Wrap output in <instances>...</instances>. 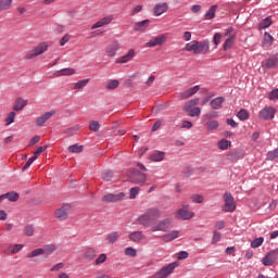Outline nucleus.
I'll use <instances>...</instances> for the list:
<instances>
[{"label": "nucleus", "instance_id": "obj_6", "mask_svg": "<svg viewBox=\"0 0 278 278\" xmlns=\"http://www.w3.org/2000/svg\"><path fill=\"white\" fill-rule=\"evenodd\" d=\"M48 49H49V45H47V42H41L26 53L25 60H34V58H38V55H42V53H45V51H47Z\"/></svg>", "mask_w": 278, "mask_h": 278}, {"label": "nucleus", "instance_id": "obj_61", "mask_svg": "<svg viewBox=\"0 0 278 278\" xmlns=\"http://www.w3.org/2000/svg\"><path fill=\"white\" fill-rule=\"evenodd\" d=\"M68 40H71V35H68V34L64 35L60 41L61 47H64V45H66V42H68Z\"/></svg>", "mask_w": 278, "mask_h": 278}, {"label": "nucleus", "instance_id": "obj_34", "mask_svg": "<svg viewBox=\"0 0 278 278\" xmlns=\"http://www.w3.org/2000/svg\"><path fill=\"white\" fill-rule=\"evenodd\" d=\"M231 147V142L227 139H223L218 142V149L222 151H227Z\"/></svg>", "mask_w": 278, "mask_h": 278}, {"label": "nucleus", "instance_id": "obj_23", "mask_svg": "<svg viewBox=\"0 0 278 278\" xmlns=\"http://www.w3.org/2000/svg\"><path fill=\"white\" fill-rule=\"evenodd\" d=\"M43 251V255L45 257H49V255H53V253H55V251H58V245L51 243V244H47L42 248Z\"/></svg>", "mask_w": 278, "mask_h": 278}, {"label": "nucleus", "instance_id": "obj_46", "mask_svg": "<svg viewBox=\"0 0 278 278\" xmlns=\"http://www.w3.org/2000/svg\"><path fill=\"white\" fill-rule=\"evenodd\" d=\"M140 192V187H132L129 190V199H136Z\"/></svg>", "mask_w": 278, "mask_h": 278}, {"label": "nucleus", "instance_id": "obj_57", "mask_svg": "<svg viewBox=\"0 0 278 278\" xmlns=\"http://www.w3.org/2000/svg\"><path fill=\"white\" fill-rule=\"evenodd\" d=\"M77 131H79V127L75 126L72 128H68L67 130H65V134H67V136H75V134H77Z\"/></svg>", "mask_w": 278, "mask_h": 278}, {"label": "nucleus", "instance_id": "obj_35", "mask_svg": "<svg viewBox=\"0 0 278 278\" xmlns=\"http://www.w3.org/2000/svg\"><path fill=\"white\" fill-rule=\"evenodd\" d=\"M40 255H45V250H42V248L35 249L33 252L27 254V257H38Z\"/></svg>", "mask_w": 278, "mask_h": 278}, {"label": "nucleus", "instance_id": "obj_10", "mask_svg": "<svg viewBox=\"0 0 278 278\" xmlns=\"http://www.w3.org/2000/svg\"><path fill=\"white\" fill-rule=\"evenodd\" d=\"M68 212H71V204L66 203L55 211L54 216L59 220H66L68 218Z\"/></svg>", "mask_w": 278, "mask_h": 278}, {"label": "nucleus", "instance_id": "obj_22", "mask_svg": "<svg viewBox=\"0 0 278 278\" xmlns=\"http://www.w3.org/2000/svg\"><path fill=\"white\" fill-rule=\"evenodd\" d=\"M262 65L265 68H277L278 65V58L277 56H270L265 62L262 63Z\"/></svg>", "mask_w": 278, "mask_h": 278}, {"label": "nucleus", "instance_id": "obj_58", "mask_svg": "<svg viewBox=\"0 0 278 278\" xmlns=\"http://www.w3.org/2000/svg\"><path fill=\"white\" fill-rule=\"evenodd\" d=\"M220 238H222L220 232L214 231L213 232V239H212L213 244H216V242H220Z\"/></svg>", "mask_w": 278, "mask_h": 278}, {"label": "nucleus", "instance_id": "obj_19", "mask_svg": "<svg viewBox=\"0 0 278 278\" xmlns=\"http://www.w3.org/2000/svg\"><path fill=\"white\" fill-rule=\"evenodd\" d=\"M54 114H55V111H50L39 116L36 121L37 127H42V125H45V123H47L49 118H51Z\"/></svg>", "mask_w": 278, "mask_h": 278}, {"label": "nucleus", "instance_id": "obj_54", "mask_svg": "<svg viewBox=\"0 0 278 278\" xmlns=\"http://www.w3.org/2000/svg\"><path fill=\"white\" fill-rule=\"evenodd\" d=\"M16 117V113L15 112H11L5 122H7V125H12V123H14V118Z\"/></svg>", "mask_w": 278, "mask_h": 278}, {"label": "nucleus", "instance_id": "obj_50", "mask_svg": "<svg viewBox=\"0 0 278 278\" xmlns=\"http://www.w3.org/2000/svg\"><path fill=\"white\" fill-rule=\"evenodd\" d=\"M119 85L118 80H110L106 85L108 90H116V87Z\"/></svg>", "mask_w": 278, "mask_h": 278}, {"label": "nucleus", "instance_id": "obj_30", "mask_svg": "<svg viewBox=\"0 0 278 278\" xmlns=\"http://www.w3.org/2000/svg\"><path fill=\"white\" fill-rule=\"evenodd\" d=\"M56 77H62V76H68V75H75V68L66 67L63 70H60L55 73Z\"/></svg>", "mask_w": 278, "mask_h": 278}, {"label": "nucleus", "instance_id": "obj_25", "mask_svg": "<svg viewBox=\"0 0 278 278\" xmlns=\"http://www.w3.org/2000/svg\"><path fill=\"white\" fill-rule=\"evenodd\" d=\"M131 242H142L144 240V235L142 231H134L128 236Z\"/></svg>", "mask_w": 278, "mask_h": 278}, {"label": "nucleus", "instance_id": "obj_33", "mask_svg": "<svg viewBox=\"0 0 278 278\" xmlns=\"http://www.w3.org/2000/svg\"><path fill=\"white\" fill-rule=\"evenodd\" d=\"M233 40H236V36H233V35L226 39V41L223 45L224 51H229V49H231V47H233Z\"/></svg>", "mask_w": 278, "mask_h": 278}, {"label": "nucleus", "instance_id": "obj_48", "mask_svg": "<svg viewBox=\"0 0 278 278\" xmlns=\"http://www.w3.org/2000/svg\"><path fill=\"white\" fill-rule=\"evenodd\" d=\"M192 203H203L205 201V198L201 194H193L191 195Z\"/></svg>", "mask_w": 278, "mask_h": 278}, {"label": "nucleus", "instance_id": "obj_32", "mask_svg": "<svg viewBox=\"0 0 278 278\" xmlns=\"http://www.w3.org/2000/svg\"><path fill=\"white\" fill-rule=\"evenodd\" d=\"M149 20H143L141 22L136 23L135 31H144L147 27H149Z\"/></svg>", "mask_w": 278, "mask_h": 278}, {"label": "nucleus", "instance_id": "obj_16", "mask_svg": "<svg viewBox=\"0 0 278 278\" xmlns=\"http://www.w3.org/2000/svg\"><path fill=\"white\" fill-rule=\"evenodd\" d=\"M184 112H186L187 116H191L192 118H194V116H201V108L199 106L186 105Z\"/></svg>", "mask_w": 278, "mask_h": 278}, {"label": "nucleus", "instance_id": "obj_21", "mask_svg": "<svg viewBox=\"0 0 278 278\" xmlns=\"http://www.w3.org/2000/svg\"><path fill=\"white\" fill-rule=\"evenodd\" d=\"M154 15L155 16H162V14H164V12L168 11V3L163 2V3H157L154 5Z\"/></svg>", "mask_w": 278, "mask_h": 278}, {"label": "nucleus", "instance_id": "obj_59", "mask_svg": "<svg viewBox=\"0 0 278 278\" xmlns=\"http://www.w3.org/2000/svg\"><path fill=\"white\" fill-rule=\"evenodd\" d=\"M193 124L190 121H182L181 129H192Z\"/></svg>", "mask_w": 278, "mask_h": 278}, {"label": "nucleus", "instance_id": "obj_42", "mask_svg": "<svg viewBox=\"0 0 278 278\" xmlns=\"http://www.w3.org/2000/svg\"><path fill=\"white\" fill-rule=\"evenodd\" d=\"M108 261V254L102 253L99 255V257L96 258L94 264L96 266H101V264H104V262Z\"/></svg>", "mask_w": 278, "mask_h": 278}, {"label": "nucleus", "instance_id": "obj_37", "mask_svg": "<svg viewBox=\"0 0 278 278\" xmlns=\"http://www.w3.org/2000/svg\"><path fill=\"white\" fill-rule=\"evenodd\" d=\"M207 131H215V129H218V121L213 119L206 123Z\"/></svg>", "mask_w": 278, "mask_h": 278}, {"label": "nucleus", "instance_id": "obj_24", "mask_svg": "<svg viewBox=\"0 0 278 278\" xmlns=\"http://www.w3.org/2000/svg\"><path fill=\"white\" fill-rule=\"evenodd\" d=\"M166 157V152L155 151L150 155L151 162H163Z\"/></svg>", "mask_w": 278, "mask_h": 278}, {"label": "nucleus", "instance_id": "obj_11", "mask_svg": "<svg viewBox=\"0 0 278 278\" xmlns=\"http://www.w3.org/2000/svg\"><path fill=\"white\" fill-rule=\"evenodd\" d=\"M278 249L270 251L266 254L265 257L262 258V263L264 266H273L275 262H277Z\"/></svg>", "mask_w": 278, "mask_h": 278}, {"label": "nucleus", "instance_id": "obj_4", "mask_svg": "<svg viewBox=\"0 0 278 278\" xmlns=\"http://www.w3.org/2000/svg\"><path fill=\"white\" fill-rule=\"evenodd\" d=\"M174 218L177 220H190L194 218V212L190 211V205L184 204L181 208L175 212Z\"/></svg>", "mask_w": 278, "mask_h": 278}, {"label": "nucleus", "instance_id": "obj_2", "mask_svg": "<svg viewBox=\"0 0 278 278\" xmlns=\"http://www.w3.org/2000/svg\"><path fill=\"white\" fill-rule=\"evenodd\" d=\"M185 51H193L195 55H199L200 53L205 54L210 51V40H193L186 45Z\"/></svg>", "mask_w": 278, "mask_h": 278}, {"label": "nucleus", "instance_id": "obj_64", "mask_svg": "<svg viewBox=\"0 0 278 278\" xmlns=\"http://www.w3.org/2000/svg\"><path fill=\"white\" fill-rule=\"evenodd\" d=\"M162 127V119L156 121L152 126V131H157Z\"/></svg>", "mask_w": 278, "mask_h": 278}, {"label": "nucleus", "instance_id": "obj_53", "mask_svg": "<svg viewBox=\"0 0 278 278\" xmlns=\"http://www.w3.org/2000/svg\"><path fill=\"white\" fill-rule=\"evenodd\" d=\"M125 255H129L130 257H136V255H138V252L134 248H126Z\"/></svg>", "mask_w": 278, "mask_h": 278}, {"label": "nucleus", "instance_id": "obj_27", "mask_svg": "<svg viewBox=\"0 0 278 278\" xmlns=\"http://www.w3.org/2000/svg\"><path fill=\"white\" fill-rule=\"evenodd\" d=\"M273 25V18L270 16H267L263 21L260 22L258 24V29L262 31V29H268Z\"/></svg>", "mask_w": 278, "mask_h": 278}, {"label": "nucleus", "instance_id": "obj_26", "mask_svg": "<svg viewBox=\"0 0 278 278\" xmlns=\"http://www.w3.org/2000/svg\"><path fill=\"white\" fill-rule=\"evenodd\" d=\"M119 237H121V235H118V232L113 231V232L106 235L105 243L106 244H114V242H118Z\"/></svg>", "mask_w": 278, "mask_h": 278}, {"label": "nucleus", "instance_id": "obj_3", "mask_svg": "<svg viewBox=\"0 0 278 278\" xmlns=\"http://www.w3.org/2000/svg\"><path fill=\"white\" fill-rule=\"evenodd\" d=\"M129 181L136 184L137 186H144L147 184V174L141 173L140 170L132 168L127 173Z\"/></svg>", "mask_w": 278, "mask_h": 278}, {"label": "nucleus", "instance_id": "obj_55", "mask_svg": "<svg viewBox=\"0 0 278 278\" xmlns=\"http://www.w3.org/2000/svg\"><path fill=\"white\" fill-rule=\"evenodd\" d=\"M220 38H223V35L220 33H216L213 37V42L215 47H218L220 45Z\"/></svg>", "mask_w": 278, "mask_h": 278}, {"label": "nucleus", "instance_id": "obj_7", "mask_svg": "<svg viewBox=\"0 0 278 278\" xmlns=\"http://www.w3.org/2000/svg\"><path fill=\"white\" fill-rule=\"evenodd\" d=\"M224 212L233 213L236 212V200L233 195L229 192L224 193V206L222 208Z\"/></svg>", "mask_w": 278, "mask_h": 278}, {"label": "nucleus", "instance_id": "obj_12", "mask_svg": "<svg viewBox=\"0 0 278 278\" xmlns=\"http://www.w3.org/2000/svg\"><path fill=\"white\" fill-rule=\"evenodd\" d=\"M125 199V193L119 192V193H109L102 198V201L105 203H118V201H123Z\"/></svg>", "mask_w": 278, "mask_h": 278}, {"label": "nucleus", "instance_id": "obj_13", "mask_svg": "<svg viewBox=\"0 0 278 278\" xmlns=\"http://www.w3.org/2000/svg\"><path fill=\"white\" fill-rule=\"evenodd\" d=\"M275 108L273 106H266L264 108L261 112H260V118H262L263 121H270L273 118H275Z\"/></svg>", "mask_w": 278, "mask_h": 278}, {"label": "nucleus", "instance_id": "obj_41", "mask_svg": "<svg viewBox=\"0 0 278 278\" xmlns=\"http://www.w3.org/2000/svg\"><path fill=\"white\" fill-rule=\"evenodd\" d=\"M4 199H8L9 201H12L14 203L18 201V193L16 192L4 193Z\"/></svg>", "mask_w": 278, "mask_h": 278}, {"label": "nucleus", "instance_id": "obj_62", "mask_svg": "<svg viewBox=\"0 0 278 278\" xmlns=\"http://www.w3.org/2000/svg\"><path fill=\"white\" fill-rule=\"evenodd\" d=\"M162 110H164V106H162V105L152 106V113L153 114H160V112H162Z\"/></svg>", "mask_w": 278, "mask_h": 278}, {"label": "nucleus", "instance_id": "obj_9", "mask_svg": "<svg viewBox=\"0 0 278 278\" xmlns=\"http://www.w3.org/2000/svg\"><path fill=\"white\" fill-rule=\"evenodd\" d=\"M201 90V86L195 85L180 93H177V98L179 99V101H186V99H190V97H194V94H197V92H199Z\"/></svg>", "mask_w": 278, "mask_h": 278}, {"label": "nucleus", "instance_id": "obj_39", "mask_svg": "<svg viewBox=\"0 0 278 278\" xmlns=\"http://www.w3.org/2000/svg\"><path fill=\"white\" fill-rule=\"evenodd\" d=\"M67 150L70 151V153H81V151H84V146L73 144L70 146Z\"/></svg>", "mask_w": 278, "mask_h": 278}, {"label": "nucleus", "instance_id": "obj_40", "mask_svg": "<svg viewBox=\"0 0 278 278\" xmlns=\"http://www.w3.org/2000/svg\"><path fill=\"white\" fill-rule=\"evenodd\" d=\"M12 8V0H0V11L10 10Z\"/></svg>", "mask_w": 278, "mask_h": 278}, {"label": "nucleus", "instance_id": "obj_18", "mask_svg": "<svg viewBox=\"0 0 278 278\" xmlns=\"http://www.w3.org/2000/svg\"><path fill=\"white\" fill-rule=\"evenodd\" d=\"M166 42V36L153 37L149 42L146 43V47H162Z\"/></svg>", "mask_w": 278, "mask_h": 278}, {"label": "nucleus", "instance_id": "obj_1", "mask_svg": "<svg viewBox=\"0 0 278 278\" xmlns=\"http://www.w3.org/2000/svg\"><path fill=\"white\" fill-rule=\"evenodd\" d=\"M162 216V212L157 208H150L142 215H140L137 219L139 225H142V227H151V224L153 220H156V218H160Z\"/></svg>", "mask_w": 278, "mask_h": 278}, {"label": "nucleus", "instance_id": "obj_60", "mask_svg": "<svg viewBox=\"0 0 278 278\" xmlns=\"http://www.w3.org/2000/svg\"><path fill=\"white\" fill-rule=\"evenodd\" d=\"M22 249H23V244L13 245V249L11 250L12 255H16V253H18Z\"/></svg>", "mask_w": 278, "mask_h": 278}, {"label": "nucleus", "instance_id": "obj_47", "mask_svg": "<svg viewBox=\"0 0 278 278\" xmlns=\"http://www.w3.org/2000/svg\"><path fill=\"white\" fill-rule=\"evenodd\" d=\"M89 129L90 131H99L101 129V125L97 121H92L89 123Z\"/></svg>", "mask_w": 278, "mask_h": 278}, {"label": "nucleus", "instance_id": "obj_43", "mask_svg": "<svg viewBox=\"0 0 278 278\" xmlns=\"http://www.w3.org/2000/svg\"><path fill=\"white\" fill-rule=\"evenodd\" d=\"M113 177H114V172H112V170H104L102 173V179L104 181H112Z\"/></svg>", "mask_w": 278, "mask_h": 278}, {"label": "nucleus", "instance_id": "obj_56", "mask_svg": "<svg viewBox=\"0 0 278 278\" xmlns=\"http://www.w3.org/2000/svg\"><path fill=\"white\" fill-rule=\"evenodd\" d=\"M268 99L270 101H276V99H278V89L271 90L268 94Z\"/></svg>", "mask_w": 278, "mask_h": 278}, {"label": "nucleus", "instance_id": "obj_38", "mask_svg": "<svg viewBox=\"0 0 278 278\" xmlns=\"http://www.w3.org/2000/svg\"><path fill=\"white\" fill-rule=\"evenodd\" d=\"M262 244H264V237H260V238L254 239L251 242V248L252 249H260V247H262Z\"/></svg>", "mask_w": 278, "mask_h": 278}, {"label": "nucleus", "instance_id": "obj_28", "mask_svg": "<svg viewBox=\"0 0 278 278\" xmlns=\"http://www.w3.org/2000/svg\"><path fill=\"white\" fill-rule=\"evenodd\" d=\"M273 42H275V38H273V35L270 33L265 31L263 37V45L266 47H273Z\"/></svg>", "mask_w": 278, "mask_h": 278}, {"label": "nucleus", "instance_id": "obj_45", "mask_svg": "<svg viewBox=\"0 0 278 278\" xmlns=\"http://www.w3.org/2000/svg\"><path fill=\"white\" fill-rule=\"evenodd\" d=\"M225 103V97H217L210 102V105H223Z\"/></svg>", "mask_w": 278, "mask_h": 278}, {"label": "nucleus", "instance_id": "obj_5", "mask_svg": "<svg viewBox=\"0 0 278 278\" xmlns=\"http://www.w3.org/2000/svg\"><path fill=\"white\" fill-rule=\"evenodd\" d=\"M169 229H173V219H170V218H165V219L159 220L155 224H153L151 227L152 232H155V231L166 232Z\"/></svg>", "mask_w": 278, "mask_h": 278}, {"label": "nucleus", "instance_id": "obj_31", "mask_svg": "<svg viewBox=\"0 0 278 278\" xmlns=\"http://www.w3.org/2000/svg\"><path fill=\"white\" fill-rule=\"evenodd\" d=\"M163 238L166 242H173V240H177V238H179V230H174L172 232H168L164 235Z\"/></svg>", "mask_w": 278, "mask_h": 278}, {"label": "nucleus", "instance_id": "obj_49", "mask_svg": "<svg viewBox=\"0 0 278 278\" xmlns=\"http://www.w3.org/2000/svg\"><path fill=\"white\" fill-rule=\"evenodd\" d=\"M36 160H38V156L33 155L27 162L26 164L23 166L22 170H27V168H29L31 166V164H34V162H36Z\"/></svg>", "mask_w": 278, "mask_h": 278}, {"label": "nucleus", "instance_id": "obj_63", "mask_svg": "<svg viewBox=\"0 0 278 278\" xmlns=\"http://www.w3.org/2000/svg\"><path fill=\"white\" fill-rule=\"evenodd\" d=\"M27 103L29 102L23 98H17L15 101V105H27Z\"/></svg>", "mask_w": 278, "mask_h": 278}, {"label": "nucleus", "instance_id": "obj_44", "mask_svg": "<svg viewBox=\"0 0 278 278\" xmlns=\"http://www.w3.org/2000/svg\"><path fill=\"white\" fill-rule=\"evenodd\" d=\"M237 116L240 121H249V112L244 109H241Z\"/></svg>", "mask_w": 278, "mask_h": 278}, {"label": "nucleus", "instance_id": "obj_29", "mask_svg": "<svg viewBox=\"0 0 278 278\" xmlns=\"http://www.w3.org/2000/svg\"><path fill=\"white\" fill-rule=\"evenodd\" d=\"M218 9V5L214 4L208 9V12L205 13L204 18L206 21H212L216 16V10Z\"/></svg>", "mask_w": 278, "mask_h": 278}, {"label": "nucleus", "instance_id": "obj_8", "mask_svg": "<svg viewBox=\"0 0 278 278\" xmlns=\"http://www.w3.org/2000/svg\"><path fill=\"white\" fill-rule=\"evenodd\" d=\"M179 266V263L174 262L170 263L169 265L163 267L161 270L156 271L154 274V278H166L168 275H172V273Z\"/></svg>", "mask_w": 278, "mask_h": 278}, {"label": "nucleus", "instance_id": "obj_15", "mask_svg": "<svg viewBox=\"0 0 278 278\" xmlns=\"http://www.w3.org/2000/svg\"><path fill=\"white\" fill-rule=\"evenodd\" d=\"M121 49V45L114 40L112 41L105 49L106 51V55L109 58H114V55H116V52Z\"/></svg>", "mask_w": 278, "mask_h": 278}, {"label": "nucleus", "instance_id": "obj_17", "mask_svg": "<svg viewBox=\"0 0 278 278\" xmlns=\"http://www.w3.org/2000/svg\"><path fill=\"white\" fill-rule=\"evenodd\" d=\"M136 56V50L130 49L125 55L121 56L116 60V64H127V62H131Z\"/></svg>", "mask_w": 278, "mask_h": 278}, {"label": "nucleus", "instance_id": "obj_52", "mask_svg": "<svg viewBox=\"0 0 278 278\" xmlns=\"http://www.w3.org/2000/svg\"><path fill=\"white\" fill-rule=\"evenodd\" d=\"M35 229H34V225H27L24 228V233L25 236H34Z\"/></svg>", "mask_w": 278, "mask_h": 278}, {"label": "nucleus", "instance_id": "obj_36", "mask_svg": "<svg viewBox=\"0 0 278 278\" xmlns=\"http://www.w3.org/2000/svg\"><path fill=\"white\" fill-rule=\"evenodd\" d=\"M90 79L86 78L83 80H79L74 85L75 90H81V88H86L89 84Z\"/></svg>", "mask_w": 278, "mask_h": 278}, {"label": "nucleus", "instance_id": "obj_14", "mask_svg": "<svg viewBox=\"0 0 278 278\" xmlns=\"http://www.w3.org/2000/svg\"><path fill=\"white\" fill-rule=\"evenodd\" d=\"M112 21H114V15H108L105 17H102L91 26V29H99L100 27H105V25H110Z\"/></svg>", "mask_w": 278, "mask_h": 278}, {"label": "nucleus", "instance_id": "obj_20", "mask_svg": "<svg viewBox=\"0 0 278 278\" xmlns=\"http://www.w3.org/2000/svg\"><path fill=\"white\" fill-rule=\"evenodd\" d=\"M94 257H97V250H94V248H87L83 252V258L86 262H92V260H94Z\"/></svg>", "mask_w": 278, "mask_h": 278}, {"label": "nucleus", "instance_id": "obj_51", "mask_svg": "<svg viewBox=\"0 0 278 278\" xmlns=\"http://www.w3.org/2000/svg\"><path fill=\"white\" fill-rule=\"evenodd\" d=\"M277 157H278V148L267 153V160L273 161V160H277Z\"/></svg>", "mask_w": 278, "mask_h": 278}]
</instances>
